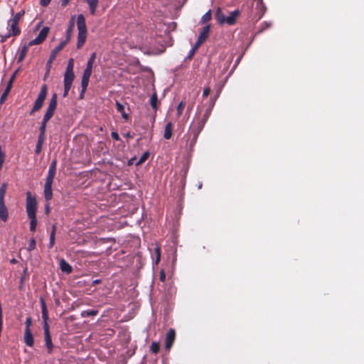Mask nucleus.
I'll return each instance as SVG.
<instances>
[{"mask_svg": "<svg viewBox=\"0 0 364 364\" xmlns=\"http://www.w3.org/2000/svg\"><path fill=\"white\" fill-rule=\"evenodd\" d=\"M5 161V154L2 150V147L0 145V170L1 169L3 164Z\"/></svg>", "mask_w": 364, "mask_h": 364, "instance_id": "40", "label": "nucleus"}, {"mask_svg": "<svg viewBox=\"0 0 364 364\" xmlns=\"http://www.w3.org/2000/svg\"><path fill=\"white\" fill-rule=\"evenodd\" d=\"M21 33V28L18 23L13 21L11 19L7 21V32L4 34H1V42H5L10 37H16Z\"/></svg>", "mask_w": 364, "mask_h": 364, "instance_id": "2", "label": "nucleus"}, {"mask_svg": "<svg viewBox=\"0 0 364 364\" xmlns=\"http://www.w3.org/2000/svg\"><path fill=\"white\" fill-rule=\"evenodd\" d=\"M172 129H173V126H172V123L171 122H168L165 127V129H164V137L166 139H170L172 136Z\"/></svg>", "mask_w": 364, "mask_h": 364, "instance_id": "19", "label": "nucleus"}, {"mask_svg": "<svg viewBox=\"0 0 364 364\" xmlns=\"http://www.w3.org/2000/svg\"><path fill=\"white\" fill-rule=\"evenodd\" d=\"M7 189V183H4L0 187V202H4V198Z\"/></svg>", "mask_w": 364, "mask_h": 364, "instance_id": "25", "label": "nucleus"}, {"mask_svg": "<svg viewBox=\"0 0 364 364\" xmlns=\"http://www.w3.org/2000/svg\"><path fill=\"white\" fill-rule=\"evenodd\" d=\"M100 282V279H95L92 282V285H96V284H99Z\"/></svg>", "mask_w": 364, "mask_h": 364, "instance_id": "58", "label": "nucleus"}, {"mask_svg": "<svg viewBox=\"0 0 364 364\" xmlns=\"http://www.w3.org/2000/svg\"><path fill=\"white\" fill-rule=\"evenodd\" d=\"M116 108L117 112L121 113L122 117L125 121H127L129 119V114L124 112V106L118 101H116Z\"/></svg>", "mask_w": 364, "mask_h": 364, "instance_id": "15", "label": "nucleus"}, {"mask_svg": "<svg viewBox=\"0 0 364 364\" xmlns=\"http://www.w3.org/2000/svg\"><path fill=\"white\" fill-rule=\"evenodd\" d=\"M215 18L218 21L220 24H225V18L226 16L223 13L222 10L220 9H218L215 11Z\"/></svg>", "mask_w": 364, "mask_h": 364, "instance_id": "21", "label": "nucleus"}, {"mask_svg": "<svg viewBox=\"0 0 364 364\" xmlns=\"http://www.w3.org/2000/svg\"><path fill=\"white\" fill-rule=\"evenodd\" d=\"M60 268L62 272L70 274L71 273L73 269L70 264L67 262L64 259H61L60 261Z\"/></svg>", "mask_w": 364, "mask_h": 364, "instance_id": "14", "label": "nucleus"}, {"mask_svg": "<svg viewBox=\"0 0 364 364\" xmlns=\"http://www.w3.org/2000/svg\"><path fill=\"white\" fill-rule=\"evenodd\" d=\"M210 87H207L204 88L203 92V97H208V95L210 94Z\"/></svg>", "mask_w": 364, "mask_h": 364, "instance_id": "48", "label": "nucleus"}, {"mask_svg": "<svg viewBox=\"0 0 364 364\" xmlns=\"http://www.w3.org/2000/svg\"><path fill=\"white\" fill-rule=\"evenodd\" d=\"M160 349V344L159 342H153L150 346V350L154 353H157Z\"/></svg>", "mask_w": 364, "mask_h": 364, "instance_id": "32", "label": "nucleus"}, {"mask_svg": "<svg viewBox=\"0 0 364 364\" xmlns=\"http://www.w3.org/2000/svg\"><path fill=\"white\" fill-rule=\"evenodd\" d=\"M176 333L172 328L169 329L166 336V349L169 350L175 341Z\"/></svg>", "mask_w": 364, "mask_h": 364, "instance_id": "8", "label": "nucleus"}, {"mask_svg": "<svg viewBox=\"0 0 364 364\" xmlns=\"http://www.w3.org/2000/svg\"><path fill=\"white\" fill-rule=\"evenodd\" d=\"M45 136L39 135L38 139V142L36 146V153L39 154L41 151L42 146L44 142Z\"/></svg>", "mask_w": 364, "mask_h": 364, "instance_id": "24", "label": "nucleus"}, {"mask_svg": "<svg viewBox=\"0 0 364 364\" xmlns=\"http://www.w3.org/2000/svg\"><path fill=\"white\" fill-rule=\"evenodd\" d=\"M48 74H49V73H48L46 72V75H45V77H47Z\"/></svg>", "mask_w": 364, "mask_h": 364, "instance_id": "62", "label": "nucleus"}, {"mask_svg": "<svg viewBox=\"0 0 364 364\" xmlns=\"http://www.w3.org/2000/svg\"><path fill=\"white\" fill-rule=\"evenodd\" d=\"M40 26H41V23H38V24L37 25V26H36V28H38L40 27Z\"/></svg>", "mask_w": 364, "mask_h": 364, "instance_id": "61", "label": "nucleus"}, {"mask_svg": "<svg viewBox=\"0 0 364 364\" xmlns=\"http://www.w3.org/2000/svg\"><path fill=\"white\" fill-rule=\"evenodd\" d=\"M157 101H158L157 95H156V93L154 92L151 95V98H150V104H151V106L152 107V108L156 109Z\"/></svg>", "mask_w": 364, "mask_h": 364, "instance_id": "26", "label": "nucleus"}, {"mask_svg": "<svg viewBox=\"0 0 364 364\" xmlns=\"http://www.w3.org/2000/svg\"><path fill=\"white\" fill-rule=\"evenodd\" d=\"M8 218L9 211L5 202H0V220L3 222H6Z\"/></svg>", "mask_w": 364, "mask_h": 364, "instance_id": "10", "label": "nucleus"}, {"mask_svg": "<svg viewBox=\"0 0 364 364\" xmlns=\"http://www.w3.org/2000/svg\"><path fill=\"white\" fill-rule=\"evenodd\" d=\"M55 110L47 108V110L44 114L43 119L45 121H49L50 119L53 116Z\"/></svg>", "mask_w": 364, "mask_h": 364, "instance_id": "33", "label": "nucleus"}, {"mask_svg": "<svg viewBox=\"0 0 364 364\" xmlns=\"http://www.w3.org/2000/svg\"><path fill=\"white\" fill-rule=\"evenodd\" d=\"M58 96L57 94H53L50 102L48 108L50 109L55 110L57 107Z\"/></svg>", "mask_w": 364, "mask_h": 364, "instance_id": "23", "label": "nucleus"}, {"mask_svg": "<svg viewBox=\"0 0 364 364\" xmlns=\"http://www.w3.org/2000/svg\"><path fill=\"white\" fill-rule=\"evenodd\" d=\"M24 342L29 347H32L33 346L34 340L31 330L25 331Z\"/></svg>", "mask_w": 364, "mask_h": 364, "instance_id": "13", "label": "nucleus"}, {"mask_svg": "<svg viewBox=\"0 0 364 364\" xmlns=\"http://www.w3.org/2000/svg\"><path fill=\"white\" fill-rule=\"evenodd\" d=\"M211 18V14H210V11H208V12H206L203 16H202V18H201V21L203 23H205V22H207L208 21H210Z\"/></svg>", "mask_w": 364, "mask_h": 364, "instance_id": "42", "label": "nucleus"}, {"mask_svg": "<svg viewBox=\"0 0 364 364\" xmlns=\"http://www.w3.org/2000/svg\"><path fill=\"white\" fill-rule=\"evenodd\" d=\"M75 75L74 73H65L64 74V86L71 87L73 81L74 80Z\"/></svg>", "mask_w": 364, "mask_h": 364, "instance_id": "18", "label": "nucleus"}, {"mask_svg": "<svg viewBox=\"0 0 364 364\" xmlns=\"http://www.w3.org/2000/svg\"><path fill=\"white\" fill-rule=\"evenodd\" d=\"M149 156V152H144L141 155L140 159L138 160V161L136 162V166H139V165L143 164L148 159Z\"/></svg>", "mask_w": 364, "mask_h": 364, "instance_id": "36", "label": "nucleus"}, {"mask_svg": "<svg viewBox=\"0 0 364 364\" xmlns=\"http://www.w3.org/2000/svg\"><path fill=\"white\" fill-rule=\"evenodd\" d=\"M56 164H57L56 160H53L49 166L48 173H50L52 174H55Z\"/></svg>", "mask_w": 364, "mask_h": 364, "instance_id": "37", "label": "nucleus"}, {"mask_svg": "<svg viewBox=\"0 0 364 364\" xmlns=\"http://www.w3.org/2000/svg\"><path fill=\"white\" fill-rule=\"evenodd\" d=\"M56 164H57L56 160H53L49 166L48 173H50L52 174H55Z\"/></svg>", "mask_w": 364, "mask_h": 364, "instance_id": "38", "label": "nucleus"}, {"mask_svg": "<svg viewBox=\"0 0 364 364\" xmlns=\"http://www.w3.org/2000/svg\"><path fill=\"white\" fill-rule=\"evenodd\" d=\"M73 27H74V16H73L71 18V20L70 21L69 26L67 29V38H66V40H65L64 41H67V43H68L70 41L71 33L73 30Z\"/></svg>", "mask_w": 364, "mask_h": 364, "instance_id": "22", "label": "nucleus"}, {"mask_svg": "<svg viewBox=\"0 0 364 364\" xmlns=\"http://www.w3.org/2000/svg\"><path fill=\"white\" fill-rule=\"evenodd\" d=\"M70 0H62V6H65Z\"/></svg>", "mask_w": 364, "mask_h": 364, "instance_id": "57", "label": "nucleus"}, {"mask_svg": "<svg viewBox=\"0 0 364 364\" xmlns=\"http://www.w3.org/2000/svg\"><path fill=\"white\" fill-rule=\"evenodd\" d=\"M88 5L90 13L91 15H95L98 7L99 0H85Z\"/></svg>", "mask_w": 364, "mask_h": 364, "instance_id": "11", "label": "nucleus"}, {"mask_svg": "<svg viewBox=\"0 0 364 364\" xmlns=\"http://www.w3.org/2000/svg\"><path fill=\"white\" fill-rule=\"evenodd\" d=\"M238 16H239V11L238 10H235V11H232L230 13V16H226L225 23H227L228 25L234 24L235 23L236 19L238 17Z\"/></svg>", "mask_w": 364, "mask_h": 364, "instance_id": "12", "label": "nucleus"}, {"mask_svg": "<svg viewBox=\"0 0 364 364\" xmlns=\"http://www.w3.org/2000/svg\"><path fill=\"white\" fill-rule=\"evenodd\" d=\"M259 3H260V4H262V0H259Z\"/></svg>", "mask_w": 364, "mask_h": 364, "instance_id": "63", "label": "nucleus"}, {"mask_svg": "<svg viewBox=\"0 0 364 364\" xmlns=\"http://www.w3.org/2000/svg\"><path fill=\"white\" fill-rule=\"evenodd\" d=\"M95 58H96V53H92L91 54V55H90V59H89V60H88V61H87V66H86V67H88V68H92L93 63H94V62H95Z\"/></svg>", "mask_w": 364, "mask_h": 364, "instance_id": "39", "label": "nucleus"}, {"mask_svg": "<svg viewBox=\"0 0 364 364\" xmlns=\"http://www.w3.org/2000/svg\"><path fill=\"white\" fill-rule=\"evenodd\" d=\"M35 247H36V241L34 239H31L30 240V243H29L28 249L29 251H31V250H34Z\"/></svg>", "mask_w": 364, "mask_h": 364, "instance_id": "46", "label": "nucleus"}, {"mask_svg": "<svg viewBox=\"0 0 364 364\" xmlns=\"http://www.w3.org/2000/svg\"><path fill=\"white\" fill-rule=\"evenodd\" d=\"M56 226L53 225L52 227V232L50 235V247H53L55 242V235Z\"/></svg>", "mask_w": 364, "mask_h": 364, "instance_id": "29", "label": "nucleus"}, {"mask_svg": "<svg viewBox=\"0 0 364 364\" xmlns=\"http://www.w3.org/2000/svg\"><path fill=\"white\" fill-rule=\"evenodd\" d=\"M164 50H165V48H162V49H161V50H159V51H158V52H155L154 53H155V54H159V53H163V52L164 51Z\"/></svg>", "mask_w": 364, "mask_h": 364, "instance_id": "59", "label": "nucleus"}, {"mask_svg": "<svg viewBox=\"0 0 364 364\" xmlns=\"http://www.w3.org/2000/svg\"><path fill=\"white\" fill-rule=\"evenodd\" d=\"M73 67H74V60L73 58H70L68 61V65H67L65 73H73Z\"/></svg>", "mask_w": 364, "mask_h": 364, "instance_id": "27", "label": "nucleus"}, {"mask_svg": "<svg viewBox=\"0 0 364 364\" xmlns=\"http://www.w3.org/2000/svg\"><path fill=\"white\" fill-rule=\"evenodd\" d=\"M43 329H44V336H45V342L46 346L48 349L49 352L52 351L53 349V343L51 337L49 332V327L48 325H43Z\"/></svg>", "mask_w": 364, "mask_h": 364, "instance_id": "9", "label": "nucleus"}, {"mask_svg": "<svg viewBox=\"0 0 364 364\" xmlns=\"http://www.w3.org/2000/svg\"><path fill=\"white\" fill-rule=\"evenodd\" d=\"M52 185L53 184L45 183L44 196H45V199L47 201L51 200V198L53 197Z\"/></svg>", "mask_w": 364, "mask_h": 364, "instance_id": "17", "label": "nucleus"}, {"mask_svg": "<svg viewBox=\"0 0 364 364\" xmlns=\"http://www.w3.org/2000/svg\"><path fill=\"white\" fill-rule=\"evenodd\" d=\"M48 121H45L44 119H43V121L41 122V125L39 128L40 134L39 135L45 136L46 134V124Z\"/></svg>", "mask_w": 364, "mask_h": 364, "instance_id": "34", "label": "nucleus"}, {"mask_svg": "<svg viewBox=\"0 0 364 364\" xmlns=\"http://www.w3.org/2000/svg\"><path fill=\"white\" fill-rule=\"evenodd\" d=\"M50 0H41V4L43 6H47L50 3Z\"/></svg>", "mask_w": 364, "mask_h": 364, "instance_id": "54", "label": "nucleus"}, {"mask_svg": "<svg viewBox=\"0 0 364 364\" xmlns=\"http://www.w3.org/2000/svg\"><path fill=\"white\" fill-rule=\"evenodd\" d=\"M97 311H95V310H87V311H82V316H95V315H97Z\"/></svg>", "mask_w": 364, "mask_h": 364, "instance_id": "41", "label": "nucleus"}, {"mask_svg": "<svg viewBox=\"0 0 364 364\" xmlns=\"http://www.w3.org/2000/svg\"><path fill=\"white\" fill-rule=\"evenodd\" d=\"M111 136H112V139L116 141H119L120 139L119 134L115 132H112L111 133Z\"/></svg>", "mask_w": 364, "mask_h": 364, "instance_id": "51", "label": "nucleus"}, {"mask_svg": "<svg viewBox=\"0 0 364 364\" xmlns=\"http://www.w3.org/2000/svg\"><path fill=\"white\" fill-rule=\"evenodd\" d=\"M210 31V26H205L203 31L200 33L199 36L198 38V40L204 42L207 39Z\"/></svg>", "mask_w": 364, "mask_h": 364, "instance_id": "20", "label": "nucleus"}, {"mask_svg": "<svg viewBox=\"0 0 364 364\" xmlns=\"http://www.w3.org/2000/svg\"><path fill=\"white\" fill-rule=\"evenodd\" d=\"M26 213L28 218L36 217L37 202L35 197L31 196V192L26 193Z\"/></svg>", "mask_w": 364, "mask_h": 364, "instance_id": "4", "label": "nucleus"}, {"mask_svg": "<svg viewBox=\"0 0 364 364\" xmlns=\"http://www.w3.org/2000/svg\"><path fill=\"white\" fill-rule=\"evenodd\" d=\"M49 28L48 26L43 27L41 31L39 32L37 37L32 41H31L28 43V46H34V45H39L41 43H43L45 39L46 38L48 33H49Z\"/></svg>", "mask_w": 364, "mask_h": 364, "instance_id": "7", "label": "nucleus"}, {"mask_svg": "<svg viewBox=\"0 0 364 364\" xmlns=\"http://www.w3.org/2000/svg\"><path fill=\"white\" fill-rule=\"evenodd\" d=\"M203 42L200 41V40H197L196 43H195L194 46L192 48H193L195 50H197L198 48L200 47V46L203 43Z\"/></svg>", "mask_w": 364, "mask_h": 364, "instance_id": "49", "label": "nucleus"}, {"mask_svg": "<svg viewBox=\"0 0 364 364\" xmlns=\"http://www.w3.org/2000/svg\"><path fill=\"white\" fill-rule=\"evenodd\" d=\"M28 46H24L22 48H21V53H20V55L18 57V61L21 62L23 60V59L25 58L27 52H28Z\"/></svg>", "mask_w": 364, "mask_h": 364, "instance_id": "35", "label": "nucleus"}, {"mask_svg": "<svg viewBox=\"0 0 364 364\" xmlns=\"http://www.w3.org/2000/svg\"><path fill=\"white\" fill-rule=\"evenodd\" d=\"M47 86L46 85H43L41 87L38 97L34 102L33 107L30 112L31 115H33L36 112L38 111L42 107L44 100L47 96Z\"/></svg>", "mask_w": 364, "mask_h": 364, "instance_id": "3", "label": "nucleus"}, {"mask_svg": "<svg viewBox=\"0 0 364 364\" xmlns=\"http://www.w3.org/2000/svg\"><path fill=\"white\" fill-rule=\"evenodd\" d=\"M204 123H205V122H203L201 124V125H200V127L199 129L198 130V132L195 133V134H194V137H195V139H196V137H197L198 134H199V132H200V130L202 129V128H203V127Z\"/></svg>", "mask_w": 364, "mask_h": 364, "instance_id": "55", "label": "nucleus"}, {"mask_svg": "<svg viewBox=\"0 0 364 364\" xmlns=\"http://www.w3.org/2000/svg\"><path fill=\"white\" fill-rule=\"evenodd\" d=\"M31 323H32L31 318V317H27L26 319V321H25V325H26L25 331L31 330L30 327L31 326Z\"/></svg>", "mask_w": 364, "mask_h": 364, "instance_id": "45", "label": "nucleus"}, {"mask_svg": "<svg viewBox=\"0 0 364 364\" xmlns=\"http://www.w3.org/2000/svg\"><path fill=\"white\" fill-rule=\"evenodd\" d=\"M92 71V68L86 67V68L85 69V70L83 72L82 81H81L82 90H81V92L80 95V97L81 99L83 98L84 93L85 92L87 87L88 86L89 80L91 76Z\"/></svg>", "mask_w": 364, "mask_h": 364, "instance_id": "5", "label": "nucleus"}, {"mask_svg": "<svg viewBox=\"0 0 364 364\" xmlns=\"http://www.w3.org/2000/svg\"><path fill=\"white\" fill-rule=\"evenodd\" d=\"M156 263L157 264L160 260V249L159 247H156Z\"/></svg>", "mask_w": 364, "mask_h": 364, "instance_id": "47", "label": "nucleus"}, {"mask_svg": "<svg viewBox=\"0 0 364 364\" xmlns=\"http://www.w3.org/2000/svg\"><path fill=\"white\" fill-rule=\"evenodd\" d=\"M71 87H66V86H64V92H63V97H66L68 95V92L70 90Z\"/></svg>", "mask_w": 364, "mask_h": 364, "instance_id": "52", "label": "nucleus"}, {"mask_svg": "<svg viewBox=\"0 0 364 364\" xmlns=\"http://www.w3.org/2000/svg\"><path fill=\"white\" fill-rule=\"evenodd\" d=\"M40 302H41V309L46 307V301L43 297L40 298Z\"/></svg>", "mask_w": 364, "mask_h": 364, "instance_id": "53", "label": "nucleus"}, {"mask_svg": "<svg viewBox=\"0 0 364 364\" xmlns=\"http://www.w3.org/2000/svg\"><path fill=\"white\" fill-rule=\"evenodd\" d=\"M41 311H42V318L43 319V325H48V314L47 307L42 308Z\"/></svg>", "mask_w": 364, "mask_h": 364, "instance_id": "28", "label": "nucleus"}, {"mask_svg": "<svg viewBox=\"0 0 364 364\" xmlns=\"http://www.w3.org/2000/svg\"><path fill=\"white\" fill-rule=\"evenodd\" d=\"M184 107H185V104L183 103V102H181L178 107H177V115L178 117L181 116L182 112H183V110L184 109Z\"/></svg>", "mask_w": 364, "mask_h": 364, "instance_id": "43", "label": "nucleus"}, {"mask_svg": "<svg viewBox=\"0 0 364 364\" xmlns=\"http://www.w3.org/2000/svg\"><path fill=\"white\" fill-rule=\"evenodd\" d=\"M49 210H50L49 205H47L46 207V213L48 214L49 213Z\"/></svg>", "mask_w": 364, "mask_h": 364, "instance_id": "60", "label": "nucleus"}, {"mask_svg": "<svg viewBox=\"0 0 364 364\" xmlns=\"http://www.w3.org/2000/svg\"><path fill=\"white\" fill-rule=\"evenodd\" d=\"M55 174L48 173L46 183L53 184Z\"/></svg>", "mask_w": 364, "mask_h": 364, "instance_id": "44", "label": "nucleus"}, {"mask_svg": "<svg viewBox=\"0 0 364 364\" xmlns=\"http://www.w3.org/2000/svg\"><path fill=\"white\" fill-rule=\"evenodd\" d=\"M23 15H24V11H21L16 13L15 15H14V16L10 19L13 21H16V23H19V21Z\"/></svg>", "mask_w": 364, "mask_h": 364, "instance_id": "30", "label": "nucleus"}, {"mask_svg": "<svg viewBox=\"0 0 364 364\" xmlns=\"http://www.w3.org/2000/svg\"><path fill=\"white\" fill-rule=\"evenodd\" d=\"M165 278H166L165 273L163 271H161V273H160V280L161 281H164Z\"/></svg>", "mask_w": 364, "mask_h": 364, "instance_id": "56", "label": "nucleus"}, {"mask_svg": "<svg viewBox=\"0 0 364 364\" xmlns=\"http://www.w3.org/2000/svg\"><path fill=\"white\" fill-rule=\"evenodd\" d=\"M67 44V41H62L59 43L58 46H57L51 52L50 55V58L47 62L46 67H47V73H48L50 72L51 65L53 63V61L55 59L58 53Z\"/></svg>", "mask_w": 364, "mask_h": 364, "instance_id": "6", "label": "nucleus"}, {"mask_svg": "<svg viewBox=\"0 0 364 364\" xmlns=\"http://www.w3.org/2000/svg\"><path fill=\"white\" fill-rule=\"evenodd\" d=\"M77 27L78 31L77 48H80L87 38V26L85 16L82 14H79L77 17Z\"/></svg>", "mask_w": 364, "mask_h": 364, "instance_id": "1", "label": "nucleus"}, {"mask_svg": "<svg viewBox=\"0 0 364 364\" xmlns=\"http://www.w3.org/2000/svg\"><path fill=\"white\" fill-rule=\"evenodd\" d=\"M196 51V50H195L193 48H191V50L189 51V53L186 58L188 60H191L193 58V56L194 55Z\"/></svg>", "mask_w": 364, "mask_h": 364, "instance_id": "50", "label": "nucleus"}, {"mask_svg": "<svg viewBox=\"0 0 364 364\" xmlns=\"http://www.w3.org/2000/svg\"><path fill=\"white\" fill-rule=\"evenodd\" d=\"M29 218L31 220L30 230L31 232H34L36 230V228L37 225V218H36V217H30Z\"/></svg>", "mask_w": 364, "mask_h": 364, "instance_id": "31", "label": "nucleus"}, {"mask_svg": "<svg viewBox=\"0 0 364 364\" xmlns=\"http://www.w3.org/2000/svg\"><path fill=\"white\" fill-rule=\"evenodd\" d=\"M15 76H16V73H14L12 75V77L10 78V80H9V81L8 82V85H7L4 92V93L2 94L1 97V101H4L6 98L9 92L11 90V86H12V83L14 82Z\"/></svg>", "mask_w": 364, "mask_h": 364, "instance_id": "16", "label": "nucleus"}]
</instances>
